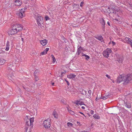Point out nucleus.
Wrapping results in <instances>:
<instances>
[{
  "mask_svg": "<svg viewBox=\"0 0 132 132\" xmlns=\"http://www.w3.org/2000/svg\"><path fill=\"white\" fill-rule=\"evenodd\" d=\"M124 82L123 84L126 85L128 83L131 81L132 78V76L130 74H128L124 76Z\"/></svg>",
  "mask_w": 132,
  "mask_h": 132,
  "instance_id": "1",
  "label": "nucleus"
},
{
  "mask_svg": "<svg viewBox=\"0 0 132 132\" xmlns=\"http://www.w3.org/2000/svg\"><path fill=\"white\" fill-rule=\"evenodd\" d=\"M118 7V9H117L116 8V14H117V16L118 17H120V18H116V24H117V23H120L121 22V20H120L121 16L119 15L118 14L119 12V13L120 14V15H121L122 14V11L120 10V8L119 7Z\"/></svg>",
  "mask_w": 132,
  "mask_h": 132,
  "instance_id": "2",
  "label": "nucleus"
},
{
  "mask_svg": "<svg viewBox=\"0 0 132 132\" xmlns=\"http://www.w3.org/2000/svg\"><path fill=\"white\" fill-rule=\"evenodd\" d=\"M15 64L13 63H10L8 64L7 65V70L10 71L13 70L15 69Z\"/></svg>",
  "mask_w": 132,
  "mask_h": 132,
  "instance_id": "3",
  "label": "nucleus"
},
{
  "mask_svg": "<svg viewBox=\"0 0 132 132\" xmlns=\"http://www.w3.org/2000/svg\"><path fill=\"white\" fill-rule=\"evenodd\" d=\"M12 27V29L8 31V33L9 35H13L17 32V30L15 29V28L13 25Z\"/></svg>",
  "mask_w": 132,
  "mask_h": 132,
  "instance_id": "4",
  "label": "nucleus"
},
{
  "mask_svg": "<svg viewBox=\"0 0 132 132\" xmlns=\"http://www.w3.org/2000/svg\"><path fill=\"white\" fill-rule=\"evenodd\" d=\"M50 120L48 119L44 121V126L45 128H48L50 126Z\"/></svg>",
  "mask_w": 132,
  "mask_h": 132,
  "instance_id": "5",
  "label": "nucleus"
},
{
  "mask_svg": "<svg viewBox=\"0 0 132 132\" xmlns=\"http://www.w3.org/2000/svg\"><path fill=\"white\" fill-rule=\"evenodd\" d=\"M123 60V57L122 56H119L117 58V59H116V63L117 64L121 63Z\"/></svg>",
  "mask_w": 132,
  "mask_h": 132,
  "instance_id": "6",
  "label": "nucleus"
},
{
  "mask_svg": "<svg viewBox=\"0 0 132 132\" xmlns=\"http://www.w3.org/2000/svg\"><path fill=\"white\" fill-rule=\"evenodd\" d=\"M14 27L16 28L15 29L17 30V32H19L22 30L23 27L20 24H13Z\"/></svg>",
  "mask_w": 132,
  "mask_h": 132,
  "instance_id": "7",
  "label": "nucleus"
},
{
  "mask_svg": "<svg viewBox=\"0 0 132 132\" xmlns=\"http://www.w3.org/2000/svg\"><path fill=\"white\" fill-rule=\"evenodd\" d=\"M100 23L102 25V29L103 31H104L105 21L103 18H102L101 19H100Z\"/></svg>",
  "mask_w": 132,
  "mask_h": 132,
  "instance_id": "8",
  "label": "nucleus"
},
{
  "mask_svg": "<svg viewBox=\"0 0 132 132\" xmlns=\"http://www.w3.org/2000/svg\"><path fill=\"white\" fill-rule=\"evenodd\" d=\"M124 76H122L121 75H120L119 77H118L117 79V82L120 83L121 81H123L124 82Z\"/></svg>",
  "mask_w": 132,
  "mask_h": 132,
  "instance_id": "9",
  "label": "nucleus"
},
{
  "mask_svg": "<svg viewBox=\"0 0 132 132\" xmlns=\"http://www.w3.org/2000/svg\"><path fill=\"white\" fill-rule=\"evenodd\" d=\"M21 0H15L14 4L17 6H20L22 4Z\"/></svg>",
  "mask_w": 132,
  "mask_h": 132,
  "instance_id": "10",
  "label": "nucleus"
},
{
  "mask_svg": "<svg viewBox=\"0 0 132 132\" xmlns=\"http://www.w3.org/2000/svg\"><path fill=\"white\" fill-rule=\"evenodd\" d=\"M43 18L40 16H39L38 17V19H37V22L38 24L39 25H41V23H42V20Z\"/></svg>",
  "mask_w": 132,
  "mask_h": 132,
  "instance_id": "11",
  "label": "nucleus"
},
{
  "mask_svg": "<svg viewBox=\"0 0 132 132\" xmlns=\"http://www.w3.org/2000/svg\"><path fill=\"white\" fill-rule=\"evenodd\" d=\"M124 103L125 105L126 108H131V103L129 102H128L127 101L125 102V101H124Z\"/></svg>",
  "mask_w": 132,
  "mask_h": 132,
  "instance_id": "12",
  "label": "nucleus"
},
{
  "mask_svg": "<svg viewBox=\"0 0 132 132\" xmlns=\"http://www.w3.org/2000/svg\"><path fill=\"white\" fill-rule=\"evenodd\" d=\"M112 9H111L110 10H109V11L107 12L109 13H113L114 14H116V10L114 9L115 7H112Z\"/></svg>",
  "mask_w": 132,
  "mask_h": 132,
  "instance_id": "13",
  "label": "nucleus"
},
{
  "mask_svg": "<svg viewBox=\"0 0 132 132\" xmlns=\"http://www.w3.org/2000/svg\"><path fill=\"white\" fill-rule=\"evenodd\" d=\"M79 92L82 95H84L85 93H86V92L81 88H79L78 89Z\"/></svg>",
  "mask_w": 132,
  "mask_h": 132,
  "instance_id": "14",
  "label": "nucleus"
},
{
  "mask_svg": "<svg viewBox=\"0 0 132 132\" xmlns=\"http://www.w3.org/2000/svg\"><path fill=\"white\" fill-rule=\"evenodd\" d=\"M127 0H116V2H117V3H118V4H117V5L118 6H119V5H120V4L121 3V2L122 1L123 2H124L125 3V2H127Z\"/></svg>",
  "mask_w": 132,
  "mask_h": 132,
  "instance_id": "15",
  "label": "nucleus"
},
{
  "mask_svg": "<svg viewBox=\"0 0 132 132\" xmlns=\"http://www.w3.org/2000/svg\"><path fill=\"white\" fill-rule=\"evenodd\" d=\"M29 120V122H30V125L31 128L32 127H33V122L34 121V118H31Z\"/></svg>",
  "mask_w": 132,
  "mask_h": 132,
  "instance_id": "16",
  "label": "nucleus"
},
{
  "mask_svg": "<svg viewBox=\"0 0 132 132\" xmlns=\"http://www.w3.org/2000/svg\"><path fill=\"white\" fill-rule=\"evenodd\" d=\"M40 43L43 46H45L47 43V41L46 39L41 40L40 41Z\"/></svg>",
  "mask_w": 132,
  "mask_h": 132,
  "instance_id": "17",
  "label": "nucleus"
},
{
  "mask_svg": "<svg viewBox=\"0 0 132 132\" xmlns=\"http://www.w3.org/2000/svg\"><path fill=\"white\" fill-rule=\"evenodd\" d=\"M7 77L9 79L12 80V79H13L14 77V76L12 73L8 75Z\"/></svg>",
  "mask_w": 132,
  "mask_h": 132,
  "instance_id": "18",
  "label": "nucleus"
},
{
  "mask_svg": "<svg viewBox=\"0 0 132 132\" xmlns=\"http://www.w3.org/2000/svg\"><path fill=\"white\" fill-rule=\"evenodd\" d=\"M76 76V75L74 74H71L68 76V77L70 79H73Z\"/></svg>",
  "mask_w": 132,
  "mask_h": 132,
  "instance_id": "19",
  "label": "nucleus"
},
{
  "mask_svg": "<svg viewBox=\"0 0 132 132\" xmlns=\"http://www.w3.org/2000/svg\"><path fill=\"white\" fill-rule=\"evenodd\" d=\"M6 60L4 59L3 58H1L0 59V65H3L5 62Z\"/></svg>",
  "mask_w": 132,
  "mask_h": 132,
  "instance_id": "20",
  "label": "nucleus"
},
{
  "mask_svg": "<svg viewBox=\"0 0 132 132\" xmlns=\"http://www.w3.org/2000/svg\"><path fill=\"white\" fill-rule=\"evenodd\" d=\"M103 54L104 56L106 58H108L109 57V54L105 50L103 51Z\"/></svg>",
  "mask_w": 132,
  "mask_h": 132,
  "instance_id": "21",
  "label": "nucleus"
},
{
  "mask_svg": "<svg viewBox=\"0 0 132 132\" xmlns=\"http://www.w3.org/2000/svg\"><path fill=\"white\" fill-rule=\"evenodd\" d=\"M17 15L21 18H22L23 16H25L24 13H22L20 11L17 13Z\"/></svg>",
  "mask_w": 132,
  "mask_h": 132,
  "instance_id": "22",
  "label": "nucleus"
},
{
  "mask_svg": "<svg viewBox=\"0 0 132 132\" xmlns=\"http://www.w3.org/2000/svg\"><path fill=\"white\" fill-rule=\"evenodd\" d=\"M52 115L56 119L58 118V114L56 111H54L53 112Z\"/></svg>",
  "mask_w": 132,
  "mask_h": 132,
  "instance_id": "23",
  "label": "nucleus"
},
{
  "mask_svg": "<svg viewBox=\"0 0 132 132\" xmlns=\"http://www.w3.org/2000/svg\"><path fill=\"white\" fill-rule=\"evenodd\" d=\"M130 38L128 37H125L123 38L122 39V41L125 43L127 42L128 43V41H129Z\"/></svg>",
  "mask_w": 132,
  "mask_h": 132,
  "instance_id": "24",
  "label": "nucleus"
},
{
  "mask_svg": "<svg viewBox=\"0 0 132 132\" xmlns=\"http://www.w3.org/2000/svg\"><path fill=\"white\" fill-rule=\"evenodd\" d=\"M77 101V102L76 103V104L77 105H84V103L83 102L80 101Z\"/></svg>",
  "mask_w": 132,
  "mask_h": 132,
  "instance_id": "25",
  "label": "nucleus"
},
{
  "mask_svg": "<svg viewBox=\"0 0 132 132\" xmlns=\"http://www.w3.org/2000/svg\"><path fill=\"white\" fill-rule=\"evenodd\" d=\"M109 95H107L105 96H102L101 97H99V98H101L102 99H103V100H105L106 99H107L109 97Z\"/></svg>",
  "mask_w": 132,
  "mask_h": 132,
  "instance_id": "26",
  "label": "nucleus"
},
{
  "mask_svg": "<svg viewBox=\"0 0 132 132\" xmlns=\"http://www.w3.org/2000/svg\"><path fill=\"white\" fill-rule=\"evenodd\" d=\"M82 56H84L86 58L85 59L87 60H88V59H89V56H88L87 55L85 54H83V53H82Z\"/></svg>",
  "mask_w": 132,
  "mask_h": 132,
  "instance_id": "27",
  "label": "nucleus"
},
{
  "mask_svg": "<svg viewBox=\"0 0 132 132\" xmlns=\"http://www.w3.org/2000/svg\"><path fill=\"white\" fill-rule=\"evenodd\" d=\"M27 9V8L26 7H24V8L21 9L20 11L22 13H24Z\"/></svg>",
  "mask_w": 132,
  "mask_h": 132,
  "instance_id": "28",
  "label": "nucleus"
},
{
  "mask_svg": "<svg viewBox=\"0 0 132 132\" xmlns=\"http://www.w3.org/2000/svg\"><path fill=\"white\" fill-rule=\"evenodd\" d=\"M27 119H28V116H27ZM26 125H27L28 126H29V124H30V122H29V119H28L26 121Z\"/></svg>",
  "mask_w": 132,
  "mask_h": 132,
  "instance_id": "29",
  "label": "nucleus"
},
{
  "mask_svg": "<svg viewBox=\"0 0 132 132\" xmlns=\"http://www.w3.org/2000/svg\"><path fill=\"white\" fill-rule=\"evenodd\" d=\"M93 117L97 119H100V117L98 115H97L96 114H94L93 116Z\"/></svg>",
  "mask_w": 132,
  "mask_h": 132,
  "instance_id": "30",
  "label": "nucleus"
},
{
  "mask_svg": "<svg viewBox=\"0 0 132 132\" xmlns=\"http://www.w3.org/2000/svg\"><path fill=\"white\" fill-rule=\"evenodd\" d=\"M96 38L101 42L103 39V37L102 36H98L96 37Z\"/></svg>",
  "mask_w": 132,
  "mask_h": 132,
  "instance_id": "31",
  "label": "nucleus"
},
{
  "mask_svg": "<svg viewBox=\"0 0 132 132\" xmlns=\"http://www.w3.org/2000/svg\"><path fill=\"white\" fill-rule=\"evenodd\" d=\"M38 70H36L34 72V75L35 76H36L38 75Z\"/></svg>",
  "mask_w": 132,
  "mask_h": 132,
  "instance_id": "32",
  "label": "nucleus"
},
{
  "mask_svg": "<svg viewBox=\"0 0 132 132\" xmlns=\"http://www.w3.org/2000/svg\"><path fill=\"white\" fill-rule=\"evenodd\" d=\"M66 72L65 71H64V72H61V75H59V76H57V77L61 76V77H63L64 74L66 73Z\"/></svg>",
  "mask_w": 132,
  "mask_h": 132,
  "instance_id": "33",
  "label": "nucleus"
},
{
  "mask_svg": "<svg viewBox=\"0 0 132 132\" xmlns=\"http://www.w3.org/2000/svg\"><path fill=\"white\" fill-rule=\"evenodd\" d=\"M51 56H52V60H53V63H54L55 62V61H56L55 58L53 55H51Z\"/></svg>",
  "mask_w": 132,
  "mask_h": 132,
  "instance_id": "34",
  "label": "nucleus"
},
{
  "mask_svg": "<svg viewBox=\"0 0 132 132\" xmlns=\"http://www.w3.org/2000/svg\"><path fill=\"white\" fill-rule=\"evenodd\" d=\"M105 51H106L109 54L111 52V50L110 49L108 48L105 50Z\"/></svg>",
  "mask_w": 132,
  "mask_h": 132,
  "instance_id": "35",
  "label": "nucleus"
},
{
  "mask_svg": "<svg viewBox=\"0 0 132 132\" xmlns=\"http://www.w3.org/2000/svg\"><path fill=\"white\" fill-rule=\"evenodd\" d=\"M68 111L72 115H73L74 114V112L72 110H69L68 108Z\"/></svg>",
  "mask_w": 132,
  "mask_h": 132,
  "instance_id": "36",
  "label": "nucleus"
},
{
  "mask_svg": "<svg viewBox=\"0 0 132 132\" xmlns=\"http://www.w3.org/2000/svg\"><path fill=\"white\" fill-rule=\"evenodd\" d=\"M45 18L46 21L50 20V18L47 15H46L45 16Z\"/></svg>",
  "mask_w": 132,
  "mask_h": 132,
  "instance_id": "37",
  "label": "nucleus"
},
{
  "mask_svg": "<svg viewBox=\"0 0 132 132\" xmlns=\"http://www.w3.org/2000/svg\"><path fill=\"white\" fill-rule=\"evenodd\" d=\"M126 3H128L130 5V4H132L131 0H127Z\"/></svg>",
  "mask_w": 132,
  "mask_h": 132,
  "instance_id": "38",
  "label": "nucleus"
},
{
  "mask_svg": "<svg viewBox=\"0 0 132 132\" xmlns=\"http://www.w3.org/2000/svg\"><path fill=\"white\" fill-rule=\"evenodd\" d=\"M127 13L129 15L131 16H132V13L130 11H128L127 12Z\"/></svg>",
  "mask_w": 132,
  "mask_h": 132,
  "instance_id": "39",
  "label": "nucleus"
},
{
  "mask_svg": "<svg viewBox=\"0 0 132 132\" xmlns=\"http://www.w3.org/2000/svg\"><path fill=\"white\" fill-rule=\"evenodd\" d=\"M61 102L64 104H66V101L64 99H62L61 100Z\"/></svg>",
  "mask_w": 132,
  "mask_h": 132,
  "instance_id": "40",
  "label": "nucleus"
},
{
  "mask_svg": "<svg viewBox=\"0 0 132 132\" xmlns=\"http://www.w3.org/2000/svg\"><path fill=\"white\" fill-rule=\"evenodd\" d=\"M67 125L68 126H70L72 127L73 126V124L70 122H69L67 123Z\"/></svg>",
  "mask_w": 132,
  "mask_h": 132,
  "instance_id": "41",
  "label": "nucleus"
},
{
  "mask_svg": "<svg viewBox=\"0 0 132 132\" xmlns=\"http://www.w3.org/2000/svg\"><path fill=\"white\" fill-rule=\"evenodd\" d=\"M49 50V48H46L45 50H44V51L45 52V54H46L47 53V52Z\"/></svg>",
  "mask_w": 132,
  "mask_h": 132,
  "instance_id": "42",
  "label": "nucleus"
},
{
  "mask_svg": "<svg viewBox=\"0 0 132 132\" xmlns=\"http://www.w3.org/2000/svg\"><path fill=\"white\" fill-rule=\"evenodd\" d=\"M81 52V51L78 50H77V54L78 55H80V53Z\"/></svg>",
  "mask_w": 132,
  "mask_h": 132,
  "instance_id": "43",
  "label": "nucleus"
},
{
  "mask_svg": "<svg viewBox=\"0 0 132 132\" xmlns=\"http://www.w3.org/2000/svg\"><path fill=\"white\" fill-rule=\"evenodd\" d=\"M128 43H129L130 45L132 44V40L130 39V40L128 41Z\"/></svg>",
  "mask_w": 132,
  "mask_h": 132,
  "instance_id": "44",
  "label": "nucleus"
},
{
  "mask_svg": "<svg viewBox=\"0 0 132 132\" xmlns=\"http://www.w3.org/2000/svg\"><path fill=\"white\" fill-rule=\"evenodd\" d=\"M78 47V50H80L81 51V50H82L83 49V48L81 47V46L79 47H78Z\"/></svg>",
  "mask_w": 132,
  "mask_h": 132,
  "instance_id": "45",
  "label": "nucleus"
},
{
  "mask_svg": "<svg viewBox=\"0 0 132 132\" xmlns=\"http://www.w3.org/2000/svg\"><path fill=\"white\" fill-rule=\"evenodd\" d=\"M84 2H82L80 5V6L81 7H82L83 6V4H84Z\"/></svg>",
  "mask_w": 132,
  "mask_h": 132,
  "instance_id": "46",
  "label": "nucleus"
},
{
  "mask_svg": "<svg viewBox=\"0 0 132 132\" xmlns=\"http://www.w3.org/2000/svg\"><path fill=\"white\" fill-rule=\"evenodd\" d=\"M71 92L72 94H75L76 93V92L74 91H71Z\"/></svg>",
  "mask_w": 132,
  "mask_h": 132,
  "instance_id": "47",
  "label": "nucleus"
},
{
  "mask_svg": "<svg viewBox=\"0 0 132 132\" xmlns=\"http://www.w3.org/2000/svg\"><path fill=\"white\" fill-rule=\"evenodd\" d=\"M35 80L36 81H37L38 80V78L37 77V76H35Z\"/></svg>",
  "mask_w": 132,
  "mask_h": 132,
  "instance_id": "48",
  "label": "nucleus"
},
{
  "mask_svg": "<svg viewBox=\"0 0 132 132\" xmlns=\"http://www.w3.org/2000/svg\"><path fill=\"white\" fill-rule=\"evenodd\" d=\"M88 93L90 95H91V93H92V91L91 90H88Z\"/></svg>",
  "mask_w": 132,
  "mask_h": 132,
  "instance_id": "49",
  "label": "nucleus"
},
{
  "mask_svg": "<svg viewBox=\"0 0 132 132\" xmlns=\"http://www.w3.org/2000/svg\"><path fill=\"white\" fill-rule=\"evenodd\" d=\"M9 47L6 46V47L5 49V50L6 51H7L9 50Z\"/></svg>",
  "mask_w": 132,
  "mask_h": 132,
  "instance_id": "50",
  "label": "nucleus"
},
{
  "mask_svg": "<svg viewBox=\"0 0 132 132\" xmlns=\"http://www.w3.org/2000/svg\"><path fill=\"white\" fill-rule=\"evenodd\" d=\"M6 46L9 47V46H10L9 43V42L8 41H7V43Z\"/></svg>",
  "mask_w": 132,
  "mask_h": 132,
  "instance_id": "51",
  "label": "nucleus"
},
{
  "mask_svg": "<svg viewBox=\"0 0 132 132\" xmlns=\"http://www.w3.org/2000/svg\"><path fill=\"white\" fill-rule=\"evenodd\" d=\"M45 52L44 51H43V52H42L41 53V54L42 55H44L45 54Z\"/></svg>",
  "mask_w": 132,
  "mask_h": 132,
  "instance_id": "52",
  "label": "nucleus"
},
{
  "mask_svg": "<svg viewBox=\"0 0 132 132\" xmlns=\"http://www.w3.org/2000/svg\"><path fill=\"white\" fill-rule=\"evenodd\" d=\"M105 76L106 77H107L108 78H110V76L107 74Z\"/></svg>",
  "mask_w": 132,
  "mask_h": 132,
  "instance_id": "53",
  "label": "nucleus"
},
{
  "mask_svg": "<svg viewBox=\"0 0 132 132\" xmlns=\"http://www.w3.org/2000/svg\"><path fill=\"white\" fill-rule=\"evenodd\" d=\"M65 81H66L67 84V85H69V83L68 81L67 80H66V79H65Z\"/></svg>",
  "mask_w": 132,
  "mask_h": 132,
  "instance_id": "54",
  "label": "nucleus"
},
{
  "mask_svg": "<svg viewBox=\"0 0 132 132\" xmlns=\"http://www.w3.org/2000/svg\"><path fill=\"white\" fill-rule=\"evenodd\" d=\"M112 43L113 44V45H114L116 44V43L113 41H112Z\"/></svg>",
  "mask_w": 132,
  "mask_h": 132,
  "instance_id": "55",
  "label": "nucleus"
},
{
  "mask_svg": "<svg viewBox=\"0 0 132 132\" xmlns=\"http://www.w3.org/2000/svg\"><path fill=\"white\" fill-rule=\"evenodd\" d=\"M90 113L92 114H94V111L93 110H91V111L90 112Z\"/></svg>",
  "mask_w": 132,
  "mask_h": 132,
  "instance_id": "56",
  "label": "nucleus"
},
{
  "mask_svg": "<svg viewBox=\"0 0 132 132\" xmlns=\"http://www.w3.org/2000/svg\"><path fill=\"white\" fill-rule=\"evenodd\" d=\"M28 89L29 88H28L27 87L26 88L25 90L28 91H29V90Z\"/></svg>",
  "mask_w": 132,
  "mask_h": 132,
  "instance_id": "57",
  "label": "nucleus"
},
{
  "mask_svg": "<svg viewBox=\"0 0 132 132\" xmlns=\"http://www.w3.org/2000/svg\"><path fill=\"white\" fill-rule=\"evenodd\" d=\"M77 123L78 125H80V126L81 125L80 124V122H77Z\"/></svg>",
  "mask_w": 132,
  "mask_h": 132,
  "instance_id": "58",
  "label": "nucleus"
},
{
  "mask_svg": "<svg viewBox=\"0 0 132 132\" xmlns=\"http://www.w3.org/2000/svg\"><path fill=\"white\" fill-rule=\"evenodd\" d=\"M25 129H26V132H27V130H28V128L27 127H25Z\"/></svg>",
  "mask_w": 132,
  "mask_h": 132,
  "instance_id": "59",
  "label": "nucleus"
},
{
  "mask_svg": "<svg viewBox=\"0 0 132 132\" xmlns=\"http://www.w3.org/2000/svg\"><path fill=\"white\" fill-rule=\"evenodd\" d=\"M131 7V9L132 10V4H130V6Z\"/></svg>",
  "mask_w": 132,
  "mask_h": 132,
  "instance_id": "60",
  "label": "nucleus"
},
{
  "mask_svg": "<svg viewBox=\"0 0 132 132\" xmlns=\"http://www.w3.org/2000/svg\"><path fill=\"white\" fill-rule=\"evenodd\" d=\"M107 24H108L109 26H110V22H109V21H108V22H107Z\"/></svg>",
  "mask_w": 132,
  "mask_h": 132,
  "instance_id": "61",
  "label": "nucleus"
},
{
  "mask_svg": "<svg viewBox=\"0 0 132 132\" xmlns=\"http://www.w3.org/2000/svg\"><path fill=\"white\" fill-rule=\"evenodd\" d=\"M81 108L83 109H85V107L84 106H82L81 107Z\"/></svg>",
  "mask_w": 132,
  "mask_h": 132,
  "instance_id": "62",
  "label": "nucleus"
},
{
  "mask_svg": "<svg viewBox=\"0 0 132 132\" xmlns=\"http://www.w3.org/2000/svg\"><path fill=\"white\" fill-rule=\"evenodd\" d=\"M79 113H80L81 114H82L84 116H85V115L84 114H83V113H82V112H79Z\"/></svg>",
  "mask_w": 132,
  "mask_h": 132,
  "instance_id": "63",
  "label": "nucleus"
},
{
  "mask_svg": "<svg viewBox=\"0 0 132 132\" xmlns=\"http://www.w3.org/2000/svg\"><path fill=\"white\" fill-rule=\"evenodd\" d=\"M21 40H22V42H23L24 41V39H23V38H21Z\"/></svg>",
  "mask_w": 132,
  "mask_h": 132,
  "instance_id": "64",
  "label": "nucleus"
}]
</instances>
